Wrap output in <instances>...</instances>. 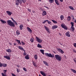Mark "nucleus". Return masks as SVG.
<instances>
[{
  "instance_id": "obj_35",
  "label": "nucleus",
  "mask_w": 76,
  "mask_h": 76,
  "mask_svg": "<svg viewBox=\"0 0 76 76\" xmlns=\"http://www.w3.org/2000/svg\"><path fill=\"white\" fill-rule=\"evenodd\" d=\"M1 75L2 76H7V75L6 74H4L3 73H2Z\"/></svg>"
},
{
  "instance_id": "obj_32",
  "label": "nucleus",
  "mask_w": 76,
  "mask_h": 76,
  "mask_svg": "<svg viewBox=\"0 0 76 76\" xmlns=\"http://www.w3.org/2000/svg\"><path fill=\"white\" fill-rule=\"evenodd\" d=\"M52 21L54 23H57V22L56 21L53 20H52Z\"/></svg>"
},
{
  "instance_id": "obj_37",
  "label": "nucleus",
  "mask_w": 76,
  "mask_h": 76,
  "mask_svg": "<svg viewBox=\"0 0 76 76\" xmlns=\"http://www.w3.org/2000/svg\"><path fill=\"white\" fill-rule=\"evenodd\" d=\"M49 1L50 2V3H52L53 1H54V0H49Z\"/></svg>"
},
{
  "instance_id": "obj_60",
  "label": "nucleus",
  "mask_w": 76,
  "mask_h": 76,
  "mask_svg": "<svg viewBox=\"0 0 76 76\" xmlns=\"http://www.w3.org/2000/svg\"><path fill=\"white\" fill-rule=\"evenodd\" d=\"M17 66L18 67H20L19 66V65H18V66Z\"/></svg>"
},
{
  "instance_id": "obj_49",
  "label": "nucleus",
  "mask_w": 76,
  "mask_h": 76,
  "mask_svg": "<svg viewBox=\"0 0 76 76\" xmlns=\"http://www.w3.org/2000/svg\"><path fill=\"white\" fill-rule=\"evenodd\" d=\"M48 24H51V22L50 21H49L48 20Z\"/></svg>"
},
{
  "instance_id": "obj_24",
  "label": "nucleus",
  "mask_w": 76,
  "mask_h": 76,
  "mask_svg": "<svg viewBox=\"0 0 76 76\" xmlns=\"http://www.w3.org/2000/svg\"><path fill=\"white\" fill-rule=\"evenodd\" d=\"M70 70H71V71H72V72H73V73H76V71L75 70L73 69H71Z\"/></svg>"
},
{
  "instance_id": "obj_34",
  "label": "nucleus",
  "mask_w": 76,
  "mask_h": 76,
  "mask_svg": "<svg viewBox=\"0 0 76 76\" xmlns=\"http://www.w3.org/2000/svg\"><path fill=\"white\" fill-rule=\"evenodd\" d=\"M71 29L73 31H75V27L74 26L71 27Z\"/></svg>"
},
{
  "instance_id": "obj_11",
  "label": "nucleus",
  "mask_w": 76,
  "mask_h": 76,
  "mask_svg": "<svg viewBox=\"0 0 76 76\" xmlns=\"http://www.w3.org/2000/svg\"><path fill=\"white\" fill-rule=\"evenodd\" d=\"M44 27L45 28V29L49 33H50V30L49 29V28L45 26H44Z\"/></svg>"
},
{
  "instance_id": "obj_18",
  "label": "nucleus",
  "mask_w": 76,
  "mask_h": 76,
  "mask_svg": "<svg viewBox=\"0 0 76 76\" xmlns=\"http://www.w3.org/2000/svg\"><path fill=\"white\" fill-rule=\"evenodd\" d=\"M15 41H17L18 44L20 45H21V43L20 42V40H18V39H16Z\"/></svg>"
},
{
  "instance_id": "obj_8",
  "label": "nucleus",
  "mask_w": 76,
  "mask_h": 76,
  "mask_svg": "<svg viewBox=\"0 0 76 76\" xmlns=\"http://www.w3.org/2000/svg\"><path fill=\"white\" fill-rule=\"evenodd\" d=\"M11 56L10 55H9L8 56H4V58H6L7 60H10V57Z\"/></svg>"
},
{
  "instance_id": "obj_19",
  "label": "nucleus",
  "mask_w": 76,
  "mask_h": 76,
  "mask_svg": "<svg viewBox=\"0 0 76 76\" xmlns=\"http://www.w3.org/2000/svg\"><path fill=\"white\" fill-rule=\"evenodd\" d=\"M25 58L26 60H28L29 59V55H27L25 57Z\"/></svg>"
},
{
  "instance_id": "obj_38",
  "label": "nucleus",
  "mask_w": 76,
  "mask_h": 76,
  "mask_svg": "<svg viewBox=\"0 0 76 76\" xmlns=\"http://www.w3.org/2000/svg\"><path fill=\"white\" fill-rule=\"evenodd\" d=\"M3 71L4 72L3 73H4V74H6V72H7V70H4Z\"/></svg>"
},
{
  "instance_id": "obj_58",
  "label": "nucleus",
  "mask_w": 76,
  "mask_h": 76,
  "mask_svg": "<svg viewBox=\"0 0 76 76\" xmlns=\"http://www.w3.org/2000/svg\"><path fill=\"white\" fill-rule=\"evenodd\" d=\"M15 24H16V25H18V23H17L16 22H15Z\"/></svg>"
},
{
  "instance_id": "obj_30",
  "label": "nucleus",
  "mask_w": 76,
  "mask_h": 76,
  "mask_svg": "<svg viewBox=\"0 0 76 76\" xmlns=\"http://www.w3.org/2000/svg\"><path fill=\"white\" fill-rule=\"evenodd\" d=\"M16 32L17 35H19L20 34V32H19V31L18 30H17Z\"/></svg>"
},
{
  "instance_id": "obj_2",
  "label": "nucleus",
  "mask_w": 76,
  "mask_h": 76,
  "mask_svg": "<svg viewBox=\"0 0 76 76\" xmlns=\"http://www.w3.org/2000/svg\"><path fill=\"white\" fill-rule=\"evenodd\" d=\"M55 57L56 59V60H58V61H61V59H62L61 56L58 54L55 55Z\"/></svg>"
},
{
  "instance_id": "obj_44",
  "label": "nucleus",
  "mask_w": 76,
  "mask_h": 76,
  "mask_svg": "<svg viewBox=\"0 0 76 76\" xmlns=\"http://www.w3.org/2000/svg\"><path fill=\"white\" fill-rule=\"evenodd\" d=\"M21 1H22V2H23V3H25V2H26V0H21Z\"/></svg>"
},
{
  "instance_id": "obj_17",
  "label": "nucleus",
  "mask_w": 76,
  "mask_h": 76,
  "mask_svg": "<svg viewBox=\"0 0 76 76\" xmlns=\"http://www.w3.org/2000/svg\"><path fill=\"white\" fill-rule=\"evenodd\" d=\"M23 26L22 24H21L19 26V28L20 30H22V29H23Z\"/></svg>"
},
{
  "instance_id": "obj_3",
  "label": "nucleus",
  "mask_w": 76,
  "mask_h": 76,
  "mask_svg": "<svg viewBox=\"0 0 76 76\" xmlns=\"http://www.w3.org/2000/svg\"><path fill=\"white\" fill-rule=\"evenodd\" d=\"M45 56H47V57H51L52 58L54 57V55H52V54L51 53H45Z\"/></svg>"
},
{
  "instance_id": "obj_26",
  "label": "nucleus",
  "mask_w": 76,
  "mask_h": 76,
  "mask_svg": "<svg viewBox=\"0 0 76 76\" xmlns=\"http://www.w3.org/2000/svg\"><path fill=\"white\" fill-rule=\"evenodd\" d=\"M43 63H44V64H45V65H46L47 66H48V63H47V62L46 61H43Z\"/></svg>"
},
{
  "instance_id": "obj_16",
  "label": "nucleus",
  "mask_w": 76,
  "mask_h": 76,
  "mask_svg": "<svg viewBox=\"0 0 76 76\" xmlns=\"http://www.w3.org/2000/svg\"><path fill=\"white\" fill-rule=\"evenodd\" d=\"M47 15V12L45 11H44L42 13V16H45Z\"/></svg>"
},
{
  "instance_id": "obj_56",
  "label": "nucleus",
  "mask_w": 76,
  "mask_h": 76,
  "mask_svg": "<svg viewBox=\"0 0 76 76\" xmlns=\"http://www.w3.org/2000/svg\"><path fill=\"white\" fill-rule=\"evenodd\" d=\"M73 15H71V18H72L74 17Z\"/></svg>"
},
{
  "instance_id": "obj_13",
  "label": "nucleus",
  "mask_w": 76,
  "mask_h": 76,
  "mask_svg": "<svg viewBox=\"0 0 76 76\" xmlns=\"http://www.w3.org/2000/svg\"><path fill=\"white\" fill-rule=\"evenodd\" d=\"M58 28V26L57 25H54V26H52V28L53 29H56Z\"/></svg>"
},
{
  "instance_id": "obj_4",
  "label": "nucleus",
  "mask_w": 76,
  "mask_h": 76,
  "mask_svg": "<svg viewBox=\"0 0 76 76\" xmlns=\"http://www.w3.org/2000/svg\"><path fill=\"white\" fill-rule=\"evenodd\" d=\"M20 4H21L22 3L21 0H16L15 1V4L16 5H19Z\"/></svg>"
},
{
  "instance_id": "obj_52",
  "label": "nucleus",
  "mask_w": 76,
  "mask_h": 76,
  "mask_svg": "<svg viewBox=\"0 0 76 76\" xmlns=\"http://www.w3.org/2000/svg\"><path fill=\"white\" fill-rule=\"evenodd\" d=\"M24 55H25V56H26V52H24Z\"/></svg>"
},
{
  "instance_id": "obj_1",
  "label": "nucleus",
  "mask_w": 76,
  "mask_h": 76,
  "mask_svg": "<svg viewBox=\"0 0 76 76\" xmlns=\"http://www.w3.org/2000/svg\"><path fill=\"white\" fill-rule=\"evenodd\" d=\"M7 23L8 25H9L10 26L12 27H15V25L14 24V23L11 20H8L7 21Z\"/></svg>"
},
{
  "instance_id": "obj_64",
  "label": "nucleus",
  "mask_w": 76,
  "mask_h": 76,
  "mask_svg": "<svg viewBox=\"0 0 76 76\" xmlns=\"http://www.w3.org/2000/svg\"><path fill=\"white\" fill-rule=\"evenodd\" d=\"M39 76H41L40 75H39Z\"/></svg>"
},
{
  "instance_id": "obj_22",
  "label": "nucleus",
  "mask_w": 76,
  "mask_h": 76,
  "mask_svg": "<svg viewBox=\"0 0 76 76\" xmlns=\"http://www.w3.org/2000/svg\"><path fill=\"white\" fill-rule=\"evenodd\" d=\"M27 28L29 32H32V30H31L30 28H29V27H27Z\"/></svg>"
},
{
  "instance_id": "obj_39",
  "label": "nucleus",
  "mask_w": 76,
  "mask_h": 76,
  "mask_svg": "<svg viewBox=\"0 0 76 76\" xmlns=\"http://www.w3.org/2000/svg\"><path fill=\"white\" fill-rule=\"evenodd\" d=\"M34 39L31 38L30 39V41L31 42H34Z\"/></svg>"
},
{
  "instance_id": "obj_43",
  "label": "nucleus",
  "mask_w": 76,
  "mask_h": 76,
  "mask_svg": "<svg viewBox=\"0 0 76 76\" xmlns=\"http://www.w3.org/2000/svg\"><path fill=\"white\" fill-rule=\"evenodd\" d=\"M17 71L18 73H19V72H20V69H17Z\"/></svg>"
},
{
  "instance_id": "obj_21",
  "label": "nucleus",
  "mask_w": 76,
  "mask_h": 76,
  "mask_svg": "<svg viewBox=\"0 0 76 76\" xmlns=\"http://www.w3.org/2000/svg\"><path fill=\"white\" fill-rule=\"evenodd\" d=\"M7 51L8 53H12V49H7Z\"/></svg>"
},
{
  "instance_id": "obj_29",
  "label": "nucleus",
  "mask_w": 76,
  "mask_h": 76,
  "mask_svg": "<svg viewBox=\"0 0 76 76\" xmlns=\"http://www.w3.org/2000/svg\"><path fill=\"white\" fill-rule=\"evenodd\" d=\"M2 66H3L4 67H6L7 66V64H2Z\"/></svg>"
},
{
  "instance_id": "obj_42",
  "label": "nucleus",
  "mask_w": 76,
  "mask_h": 76,
  "mask_svg": "<svg viewBox=\"0 0 76 76\" xmlns=\"http://www.w3.org/2000/svg\"><path fill=\"white\" fill-rule=\"evenodd\" d=\"M23 70L25 71V72H27V70H26V69L25 67L23 68Z\"/></svg>"
},
{
  "instance_id": "obj_50",
  "label": "nucleus",
  "mask_w": 76,
  "mask_h": 76,
  "mask_svg": "<svg viewBox=\"0 0 76 76\" xmlns=\"http://www.w3.org/2000/svg\"><path fill=\"white\" fill-rule=\"evenodd\" d=\"M28 11H29L30 12H31V9H28Z\"/></svg>"
},
{
  "instance_id": "obj_45",
  "label": "nucleus",
  "mask_w": 76,
  "mask_h": 76,
  "mask_svg": "<svg viewBox=\"0 0 76 76\" xmlns=\"http://www.w3.org/2000/svg\"><path fill=\"white\" fill-rule=\"evenodd\" d=\"M3 66V64L1 63V62H0V67H1Z\"/></svg>"
},
{
  "instance_id": "obj_55",
  "label": "nucleus",
  "mask_w": 76,
  "mask_h": 76,
  "mask_svg": "<svg viewBox=\"0 0 76 76\" xmlns=\"http://www.w3.org/2000/svg\"><path fill=\"white\" fill-rule=\"evenodd\" d=\"M73 60L74 61H75V63H76V60H75V59H74Z\"/></svg>"
},
{
  "instance_id": "obj_14",
  "label": "nucleus",
  "mask_w": 76,
  "mask_h": 76,
  "mask_svg": "<svg viewBox=\"0 0 76 76\" xmlns=\"http://www.w3.org/2000/svg\"><path fill=\"white\" fill-rule=\"evenodd\" d=\"M55 2L57 5H60V3L58 0H55Z\"/></svg>"
},
{
  "instance_id": "obj_36",
  "label": "nucleus",
  "mask_w": 76,
  "mask_h": 76,
  "mask_svg": "<svg viewBox=\"0 0 76 76\" xmlns=\"http://www.w3.org/2000/svg\"><path fill=\"white\" fill-rule=\"evenodd\" d=\"M71 25H72L71 27L74 26V23H73V22H71Z\"/></svg>"
},
{
  "instance_id": "obj_10",
  "label": "nucleus",
  "mask_w": 76,
  "mask_h": 76,
  "mask_svg": "<svg viewBox=\"0 0 76 76\" xmlns=\"http://www.w3.org/2000/svg\"><path fill=\"white\" fill-rule=\"evenodd\" d=\"M65 35L67 37H70V32L69 31H68L66 32Z\"/></svg>"
},
{
  "instance_id": "obj_57",
  "label": "nucleus",
  "mask_w": 76,
  "mask_h": 76,
  "mask_svg": "<svg viewBox=\"0 0 76 76\" xmlns=\"http://www.w3.org/2000/svg\"><path fill=\"white\" fill-rule=\"evenodd\" d=\"M32 12L33 13H35V11H34V10H32Z\"/></svg>"
},
{
  "instance_id": "obj_51",
  "label": "nucleus",
  "mask_w": 76,
  "mask_h": 76,
  "mask_svg": "<svg viewBox=\"0 0 76 76\" xmlns=\"http://www.w3.org/2000/svg\"><path fill=\"white\" fill-rule=\"evenodd\" d=\"M59 34L60 35V36H61V35H62V34L60 33H59Z\"/></svg>"
},
{
  "instance_id": "obj_63",
  "label": "nucleus",
  "mask_w": 76,
  "mask_h": 76,
  "mask_svg": "<svg viewBox=\"0 0 76 76\" xmlns=\"http://www.w3.org/2000/svg\"><path fill=\"white\" fill-rule=\"evenodd\" d=\"M53 52L54 53H55V54H56V53L55 52Z\"/></svg>"
},
{
  "instance_id": "obj_33",
  "label": "nucleus",
  "mask_w": 76,
  "mask_h": 76,
  "mask_svg": "<svg viewBox=\"0 0 76 76\" xmlns=\"http://www.w3.org/2000/svg\"><path fill=\"white\" fill-rule=\"evenodd\" d=\"M37 47L39 48H42V46L41 45H39V44H38L37 45Z\"/></svg>"
},
{
  "instance_id": "obj_61",
  "label": "nucleus",
  "mask_w": 76,
  "mask_h": 76,
  "mask_svg": "<svg viewBox=\"0 0 76 76\" xmlns=\"http://www.w3.org/2000/svg\"><path fill=\"white\" fill-rule=\"evenodd\" d=\"M75 23H76V19L75 20Z\"/></svg>"
},
{
  "instance_id": "obj_62",
  "label": "nucleus",
  "mask_w": 76,
  "mask_h": 76,
  "mask_svg": "<svg viewBox=\"0 0 76 76\" xmlns=\"http://www.w3.org/2000/svg\"><path fill=\"white\" fill-rule=\"evenodd\" d=\"M14 45H16V44L14 43Z\"/></svg>"
},
{
  "instance_id": "obj_31",
  "label": "nucleus",
  "mask_w": 76,
  "mask_h": 76,
  "mask_svg": "<svg viewBox=\"0 0 76 76\" xmlns=\"http://www.w3.org/2000/svg\"><path fill=\"white\" fill-rule=\"evenodd\" d=\"M34 58L36 60L38 59V57L37 56V55H34Z\"/></svg>"
},
{
  "instance_id": "obj_46",
  "label": "nucleus",
  "mask_w": 76,
  "mask_h": 76,
  "mask_svg": "<svg viewBox=\"0 0 76 76\" xmlns=\"http://www.w3.org/2000/svg\"><path fill=\"white\" fill-rule=\"evenodd\" d=\"M11 19L12 20L13 22H16V21H15V20H14V19H13V18H11Z\"/></svg>"
},
{
  "instance_id": "obj_40",
  "label": "nucleus",
  "mask_w": 76,
  "mask_h": 76,
  "mask_svg": "<svg viewBox=\"0 0 76 76\" xmlns=\"http://www.w3.org/2000/svg\"><path fill=\"white\" fill-rule=\"evenodd\" d=\"M21 43L22 45H25V43L23 41H21Z\"/></svg>"
},
{
  "instance_id": "obj_48",
  "label": "nucleus",
  "mask_w": 76,
  "mask_h": 76,
  "mask_svg": "<svg viewBox=\"0 0 76 76\" xmlns=\"http://www.w3.org/2000/svg\"><path fill=\"white\" fill-rule=\"evenodd\" d=\"M74 46L76 48V43H74Z\"/></svg>"
},
{
  "instance_id": "obj_54",
  "label": "nucleus",
  "mask_w": 76,
  "mask_h": 76,
  "mask_svg": "<svg viewBox=\"0 0 76 76\" xmlns=\"http://www.w3.org/2000/svg\"><path fill=\"white\" fill-rule=\"evenodd\" d=\"M72 20H75V18H74V17L72 18Z\"/></svg>"
},
{
  "instance_id": "obj_23",
  "label": "nucleus",
  "mask_w": 76,
  "mask_h": 76,
  "mask_svg": "<svg viewBox=\"0 0 76 76\" xmlns=\"http://www.w3.org/2000/svg\"><path fill=\"white\" fill-rule=\"evenodd\" d=\"M60 18H61V20H63L64 19V16H63V15H61L60 16Z\"/></svg>"
},
{
  "instance_id": "obj_12",
  "label": "nucleus",
  "mask_w": 76,
  "mask_h": 76,
  "mask_svg": "<svg viewBox=\"0 0 76 76\" xmlns=\"http://www.w3.org/2000/svg\"><path fill=\"white\" fill-rule=\"evenodd\" d=\"M40 73L42 75V76H46L47 74L45 73L44 72H43L42 71H40Z\"/></svg>"
},
{
  "instance_id": "obj_20",
  "label": "nucleus",
  "mask_w": 76,
  "mask_h": 76,
  "mask_svg": "<svg viewBox=\"0 0 76 76\" xmlns=\"http://www.w3.org/2000/svg\"><path fill=\"white\" fill-rule=\"evenodd\" d=\"M40 51L42 54H43V55H44V50L41 49L40 50Z\"/></svg>"
},
{
  "instance_id": "obj_5",
  "label": "nucleus",
  "mask_w": 76,
  "mask_h": 76,
  "mask_svg": "<svg viewBox=\"0 0 76 76\" xmlns=\"http://www.w3.org/2000/svg\"><path fill=\"white\" fill-rule=\"evenodd\" d=\"M36 38L37 39V41L39 43H41L42 42V39H39V38H38L37 37H36Z\"/></svg>"
},
{
  "instance_id": "obj_59",
  "label": "nucleus",
  "mask_w": 76,
  "mask_h": 76,
  "mask_svg": "<svg viewBox=\"0 0 76 76\" xmlns=\"http://www.w3.org/2000/svg\"><path fill=\"white\" fill-rule=\"evenodd\" d=\"M9 44H10V45H11L12 44H11V43H9Z\"/></svg>"
},
{
  "instance_id": "obj_25",
  "label": "nucleus",
  "mask_w": 76,
  "mask_h": 76,
  "mask_svg": "<svg viewBox=\"0 0 76 76\" xmlns=\"http://www.w3.org/2000/svg\"><path fill=\"white\" fill-rule=\"evenodd\" d=\"M0 21H1V22H2V23H6V21L2 20H0Z\"/></svg>"
},
{
  "instance_id": "obj_7",
  "label": "nucleus",
  "mask_w": 76,
  "mask_h": 76,
  "mask_svg": "<svg viewBox=\"0 0 76 76\" xmlns=\"http://www.w3.org/2000/svg\"><path fill=\"white\" fill-rule=\"evenodd\" d=\"M57 50L61 54H64V51L61 49L57 48Z\"/></svg>"
},
{
  "instance_id": "obj_9",
  "label": "nucleus",
  "mask_w": 76,
  "mask_h": 76,
  "mask_svg": "<svg viewBox=\"0 0 76 76\" xmlns=\"http://www.w3.org/2000/svg\"><path fill=\"white\" fill-rule=\"evenodd\" d=\"M6 12L8 16H11L12 14V12L10 11H6Z\"/></svg>"
},
{
  "instance_id": "obj_53",
  "label": "nucleus",
  "mask_w": 76,
  "mask_h": 76,
  "mask_svg": "<svg viewBox=\"0 0 76 76\" xmlns=\"http://www.w3.org/2000/svg\"><path fill=\"white\" fill-rule=\"evenodd\" d=\"M59 1H61V2H63V0H59Z\"/></svg>"
},
{
  "instance_id": "obj_28",
  "label": "nucleus",
  "mask_w": 76,
  "mask_h": 76,
  "mask_svg": "<svg viewBox=\"0 0 76 76\" xmlns=\"http://www.w3.org/2000/svg\"><path fill=\"white\" fill-rule=\"evenodd\" d=\"M70 19H71V17H70V16H68L67 18L68 21H70Z\"/></svg>"
},
{
  "instance_id": "obj_41",
  "label": "nucleus",
  "mask_w": 76,
  "mask_h": 76,
  "mask_svg": "<svg viewBox=\"0 0 76 76\" xmlns=\"http://www.w3.org/2000/svg\"><path fill=\"white\" fill-rule=\"evenodd\" d=\"M47 21L48 22V20H45L43 22V23H46V22H47Z\"/></svg>"
},
{
  "instance_id": "obj_6",
  "label": "nucleus",
  "mask_w": 76,
  "mask_h": 76,
  "mask_svg": "<svg viewBox=\"0 0 76 76\" xmlns=\"http://www.w3.org/2000/svg\"><path fill=\"white\" fill-rule=\"evenodd\" d=\"M61 26L62 28L64 29H66V30H67V26H66V25L64 24H62L61 25Z\"/></svg>"
},
{
  "instance_id": "obj_27",
  "label": "nucleus",
  "mask_w": 76,
  "mask_h": 76,
  "mask_svg": "<svg viewBox=\"0 0 76 76\" xmlns=\"http://www.w3.org/2000/svg\"><path fill=\"white\" fill-rule=\"evenodd\" d=\"M69 9H71V10H75V9H73V7L71 6H69Z\"/></svg>"
},
{
  "instance_id": "obj_47",
  "label": "nucleus",
  "mask_w": 76,
  "mask_h": 76,
  "mask_svg": "<svg viewBox=\"0 0 76 76\" xmlns=\"http://www.w3.org/2000/svg\"><path fill=\"white\" fill-rule=\"evenodd\" d=\"M33 64L34 66H36V64H35V63L34 62H33Z\"/></svg>"
},
{
  "instance_id": "obj_15",
  "label": "nucleus",
  "mask_w": 76,
  "mask_h": 76,
  "mask_svg": "<svg viewBox=\"0 0 76 76\" xmlns=\"http://www.w3.org/2000/svg\"><path fill=\"white\" fill-rule=\"evenodd\" d=\"M18 48L20 49V50H22L23 51H25V50H24L23 49V48H22V47H21L20 46H18Z\"/></svg>"
}]
</instances>
